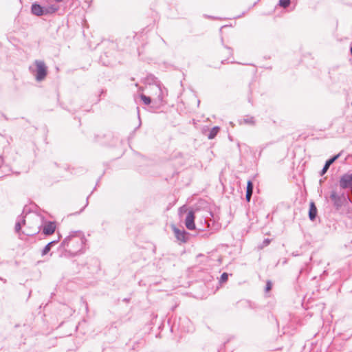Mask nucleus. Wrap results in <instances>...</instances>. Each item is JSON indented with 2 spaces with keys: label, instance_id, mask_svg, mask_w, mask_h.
I'll list each match as a JSON object with an SVG mask.
<instances>
[{
  "label": "nucleus",
  "instance_id": "6ab92c4d",
  "mask_svg": "<svg viewBox=\"0 0 352 352\" xmlns=\"http://www.w3.org/2000/svg\"><path fill=\"white\" fill-rule=\"evenodd\" d=\"M271 242V240L270 239H265L262 242V244L261 245V248H263L266 246H267Z\"/></svg>",
  "mask_w": 352,
  "mask_h": 352
},
{
  "label": "nucleus",
  "instance_id": "f257e3e1",
  "mask_svg": "<svg viewBox=\"0 0 352 352\" xmlns=\"http://www.w3.org/2000/svg\"><path fill=\"white\" fill-rule=\"evenodd\" d=\"M86 242L83 232L72 231L62 241L60 248L65 256H75L84 252Z\"/></svg>",
  "mask_w": 352,
  "mask_h": 352
},
{
  "label": "nucleus",
  "instance_id": "aec40b11",
  "mask_svg": "<svg viewBox=\"0 0 352 352\" xmlns=\"http://www.w3.org/2000/svg\"><path fill=\"white\" fill-rule=\"evenodd\" d=\"M272 282L270 280H267L266 283L265 288V292H270L272 289Z\"/></svg>",
  "mask_w": 352,
  "mask_h": 352
},
{
  "label": "nucleus",
  "instance_id": "f03ea898",
  "mask_svg": "<svg viewBox=\"0 0 352 352\" xmlns=\"http://www.w3.org/2000/svg\"><path fill=\"white\" fill-rule=\"evenodd\" d=\"M36 65V78L38 80H42L47 75V67L45 63L41 60L35 61Z\"/></svg>",
  "mask_w": 352,
  "mask_h": 352
},
{
  "label": "nucleus",
  "instance_id": "5701e85b",
  "mask_svg": "<svg viewBox=\"0 0 352 352\" xmlns=\"http://www.w3.org/2000/svg\"><path fill=\"white\" fill-rule=\"evenodd\" d=\"M54 1H56V2H60V1H62L63 0H54Z\"/></svg>",
  "mask_w": 352,
  "mask_h": 352
},
{
  "label": "nucleus",
  "instance_id": "f8f14e48",
  "mask_svg": "<svg viewBox=\"0 0 352 352\" xmlns=\"http://www.w3.org/2000/svg\"><path fill=\"white\" fill-rule=\"evenodd\" d=\"M317 213L318 210L316 206H315V204L314 202H311L309 210V217L311 221H314L316 219Z\"/></svg>",
  "mask_w": 352,
  "mask_h": 352
},
{
  "label": "nucleus",
  "instance_id": "f3484780",
  "mask_svg": "<svg viewBox=\"0 0 352 352\" xmlns=\"http://www.w3.org/2000/svg\"><path fill=\"white\" fill-rule=\"evenodd\" d=\"M290 4V0H279V5L283 8H287Z\"/></svg>",
  "mask_w": 352,
  "mask_h": 352
},
{
  "label": "nucleus",
  "instance_id": "39448f33",
  "mask_svg": "<svg viewBox=\"0 0 352 352\" xmlns=\"http://www.w3.org/2000/svg\"><path fill=\"white\" fill-rule=\"evenodd\" d=\"M185 226L189 230H194L195 229V213L192 210H189L187 213L185 219Z\"/></svg>",
  "mask_w": 352,
  "mask_h": 352
},
{
  "label": "nucleus",
  "instance_id": "423d86ee",
  "mask_svg": "<svg viewBox=\"0 0 352 352\" xmlns=\"http://www.w3.org/2000/svg\"><path fill=\"white\" fill-rule=\"evenodd\" d=\"M340 186L343 188H352V174H344L340 179Z\"/></svg>",
  "mask_w": 352,
  "mask_h": 352
},
{
  "label": "nucleus",
  "instance_id": "393cba45",
  "mask_svg": "<svg viewBox=\"0 0 352 352\" xmlns=\"http://www.w3.org/2000/svg\"><path fill=\"white\" fill-rule=\"evenodd\" d=\"M84 210V207H82L80 210V212H82V210Z\"/></svg>",
  "mask_w": 352,
  "mask_h": 352
},
{
  "label": "nucleus",
  "instance_id": "412c9836",
  "mask_svg": "<svg viewBox=\"0 0 352 352\" xmlns=\"http://www.w3.org/2000/svg\"><path fill=\"white\" fill-rule=\"evenodd\" d=\"M38 230H36H36H34V231H32V232L26 231V232H25V234H27V235H30V236H32V235H34V234H36V233H38Z\"/></svg>",
  "mask_w": 352,
  "mask_h": 352
},
{
  "label": "nucleus",
  "instance_id": "4468645a",
  "mask_svg": "<svg viewBox=\"0 0 352 352\" xmlns=\"http://www.w3.org/2000/svg\"><path fill=\"white\" fill-rule=\"evenodd\" d=\"M220 131V127L219 126H214L212 129H211L208 134V138L209 140H212L214 139L216 135H217V133L219 132Z\"/></svg>",
  "mask_w": 352,
  "mask_h": 352
},
{
  "label": "nucleus",
  "instance_id": "1a4fd4ad",
  "mask_svg": "<svg viewBox=\"0 0 352 352\" xmlns=\"http://www.w3.org/2000/svg\"><path fill=\"white\" fill-rule=\"evenodd\" d=\"M331 199L333 202V205L337 208H340L342 206V201H341V197L337 194L336 192L333 191L331 194Z\"/></svg>",
  "mask_w": 352,
  "mask_h": 352
},
{
  "label": "nucleus",
  "instance_id": "a878e982",
  "mask_svg": "<svg viewBox=\"0 0 352 352\" xmlns=\"http://www.w3.org/2000/svg\"><path fill=\"white\" fill-rule=\"evenodd\" d=\"M351 53L352 54V46H351Z\"/></svg>",
  "mask_w": 352,
  "mask_h": 352
},
{
  "label": "nucleus",
  "instance_id": "20e7f679",
  "mask_svg": "<svg viewBox=\"0 0 352 352\" xmlns=\"http://www.w3.org/2000/svg\"><path fill=\"white\" fill-rule=\"evenodd\" d=\"M51 9L52 11H50L49 10L45 9L43 7L37 3H33L31 8L32 14L38 16L54 12L56 10V9L54 8Z\"/></svg>",
  "mask_w": 352,
  "mask_h": 352
},
{
  "label": "nucleus",
  "instance_id": "9d476101",
  "mask_svg": "<svg viewBox=\"0 0 352 352\" xmlns=\"http://www.w3.org/2000/svg\"><path fill=\"white\" fill-rule=\"evenodd\" d=\"M253 192V183L252 180H248L247 182V188H246V195L245 199L248 202H250L251 199V197Z\"/></svg>",
  "mask_w": 352,
  "mask_h": 352
},
{
  "label": "nucleus",
  "instance_id": "dca6fc26",
  "mask_svg": "<svg viewBox=\"0 0 352 352\" xmlns=\"http://www.w3.org/2000/svg\"><path fill=\"white\" fill-rule=\"evenodd\" d=\"M56 243V241H52L48 243L43 249L41 254L42 256L46 255L51 250V247Z\"/></svg>",
  "mask_w": 352,
  "mask_h": 352
},
{
  "label": "nucleus",
  "instance_id": "b1692460",
  "mask_svg": "<svg viewBox=\"0 0 352 352\" xmlns=\"http://www.w3.org/2000/svg\"><path fill=\"white\" fill-rule=\"evenodd\" d=\"M124 301H126V302H129V299H126V298H125V299H124Z\"/></svg>",
  "mask_w": 352,
  "mask_h": 352
},
{
  "label": "nucleus",
  "instance_id": "ddd939ff",
  "mask_svg": "<svg viewBox=\"0 0 352 352\" xmlns=\"http://www.w3.org/2000/svg\"><path fill=\"white\" fill-rule=\"evenodd\" d=\"M340 154H338L326 162L323 168L321 170V175H324L327 171L330 165L332 164L340 157Z\"/></svg>",
  "mask_w": 352,
  "mask_h": 352
},
{
  "label": "nucleus",
  "instance_id": "a211bd4d",
  "mask_svg": "<svg viewBox=\"0 0 352 352\" xmlns=\"http://www.w3.org/2000/svg\"><path fill=\"white\" fill-rule=\"evenodd\" d=\"M228 274L226 272H223L221 275L220 282L221 283H226L228 280Z\"/></svg>",
  "mask_w": 352,
  "mask_h": 352
},
{
  "label": "nucleus",
  "instance_id": "7ed1b4c3",
  "mask_svg": "<svg viewBox=\"0 0 352 352\" xmlns=\"http://www.w3.org/2000/svg\"><path fill=\"white\" fill-rule=\"evenodd\" d=\"M172 230L175 234V236L181 243H185L188 240V233L184 229L180 230L175 226H172Z\"/></svg>",
  "mask_w": 352,
  "mask_h": 352
},
{
  "label": "nucleus",
  "instance_id": "2eb2a0df",
  "mask_svg": "<svg viewBox=\"0 0 352 352\" xmlns=\"http://www.w3.org/2000/svg\"><path fill=\"white\" fill-rule=\"evenodd\" d=\"M138 99H140V100L142 101V102L146 105H148L151 102V98L145 96L144 94H140V96H137L135 98V100H138Z\"/></svg>",
  "mask_w": 352,
  "mask_h": 352
},
{
  "label": "nucleus",
  "instance_id": "6e6552de",
  "mask_svg": "<svg viewBox=\"0 0 352 352\" xmlns=\"http://www.w3.org/2000/svg\"><path fill=\"white\" fill-rule=\"evenodd\" d=\"M25 225V216L23 214L19 215L17 219L14 226L15 232L17 233H20L21 228L23 226Z\"/></svg>",
  "mask_w": 352,
  "mask_h": 352
},
{
  "label": "nucleus",
  "instance_id": "4be33fe9",
  "mask_svg": "<svg viewBox=\"0 0 352 352\" xmlns=\"http://www.w3.org/2000/svg\"><path fill=\"white\" fill-rule=\"evenodd\" d=\"M4 163V160H3V155H0V167L3 165V164Z\"/></svg>",
  "mask_w": 352,
  "mask_h": 352
},
{
  "label": "nucleus",
  "instance_id": "9b49d317",
  "mask_svg": "<svg viewBox=\"0 0 352 352\" xmlns=\"http://www.w3.org/2000/svg\"><path fill=\"white\" fill-rule=\"evenodd\" d=\"M239 124H248L251 126H254L256 124V120L254 117L247 116L243 119H241L239 121Z\"/></svg>",
  "mask_w": 352,
  "mask_h": 352
},
{
  "label": "nucleus",
  "instance_id": "0eeeda50",
  "mask_svg": "<svg viewBox=\"0 0 352 352\" xmlns=\"http://www.w3.org/2000/svg\"><path fill=\"white\" fill-rule=\"evenodd\" d=\"M56 230V224L54 222L49 221L45 223L43 228V233L45 235L52 234Z\"/></svg>",
  "mask_w": 352,
  "mask_h": 352
}]
</instances>
